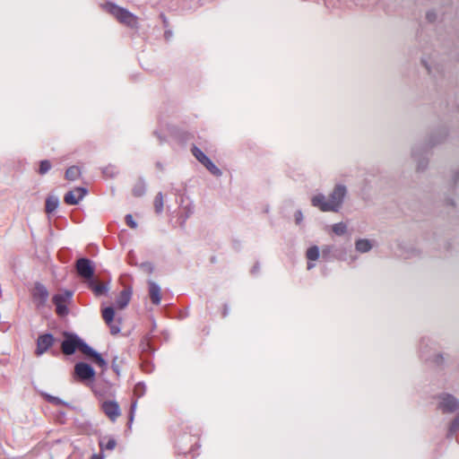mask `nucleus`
I'll list each match as a JSON object with an SVG mask.
<instances>
[{
    "label": "nucleus",
    "instance_id": "4468645a",
    "mask_svg": "<svg viewBox=\"0 0 459 459\" xmlns=\"http://www.w3.org/2000/svg\"><path fill=\"white\" fill-rule=\"evenodd\" d=\"M114 316H115V311H114L113 307H108L102 310L103 320L109 326L110 333L112 334H117V333H119L120 328L118 326L113 325Z\"/></svg>",
    "mask_w": 459,
    "mask_h": 459
},
{
    "label": "nucleus",
    "instance_id": "7ed1b4c3",
    "mask_svg": "<svg viewBox=\"0 0 459 459\" xmlns=\"http://www.w3.org/2000/svg\"><path fill=\"white\" fill-rule=\"evenodd\" d=\"M346 195V187L342 185H337L329 195L328 199L331 203V206L326 209H333V212H338L342 206L343 199Z\"/></svg>",
    "mask_w": 459,
    "mask_h": 459
},
{
    "label": "nucleus",
    "instance_id": "9b49d317",
    "mask_svg": "<svg viewBox=\"0 0 459 459\" xmlns=\"http://www.w3.org/2000/svg\"><path fill=\"white\" fill-rule=\"evenodd\" d=\"M87 194V190L83 187H76L65 194L64 201L69 205L77 204Z\"/></svg>",
    "mask_w": 459,
    "mask_h": 459
},
{
    "label": "nucleus",
    "instance_id": "423d86ee",
    "mask_svg": "<svg viewBox=\"0 0 459 459\" xmlns=\"http://www.w3.org/2000/svg\"><path fill=\"white\" fill-rule=\"evenodd\" d=\"M74 377L82 382L93 380L95 377V371L89 364L79 362L74 366Z\"/></svg>",
    "mask_w": 459,
    "mask_h": 459
},
{
    "label": "nucleus",
    "instance_id": "473e14b6",
    "mask_svg": "<svg viewBox=\"0 0 459 459\" xmlns=\"http://www.w3.org/2000/svg\"><path fill=\"white\" fill-rule=\"evenodd\" d=\"M146 266L148 267V271L149 273H152V267L151 264H146Z\"/></svg>",
    "mask_w": 459,
    "mask_h": 459
},
{
    "label": "nucleus",
    "instance_id": "20e7f679",
    "mask_svg": "<svg viewBox=\"0 0 459 459\" xmlns=\"http://www.w3.org/2000/svg\"><path fill=\"white\" fill-rule=\"evenodd\" d=\"M192 154L195 158L202 163L212 174L220 176L221 171L215 166V164L196 146H193Z\"/></svg>",
    "mask_w": 459,
    "mask_h": 459
},
{
    "label": "nucleus",
    "instance_id": "39448f33",
    "mask_svg": "<svg viewBox=\"0 0 459 459\" xmlns=\"http://www.w3.org/2000/svg\"><path fill=\"white\" fill-rule=\"evenodd\" d=\"M71 296L72 293L69 291L54 295L52 301L56 306V313L58 316H64L68 314V308L66 305Z\"/></svg>",
    "mask_w": 459,
    "mask_h": 459
},
{
    "label": "nucleus",
    "instance_id": "0eeeda50",
    "mask_svg": "<svg viewBox=\"0 0 459 459\" xmlns=\"http://www.w3.org/2000/svg\"><path fill=\"white\" fill-rule=\"evenodd\" d=\"M76 271L81 277L86 280H91L94 274V268L91 262L87 258H80L77 260Z\"/></svg>",
    "mask_w": 459,
    "mask_h": 459
},
{
    "label": "nucleus",
    "instance_id": "dca6fc26",
    "mask_svg": "<svg viewBox=\"0 0 459 459\" xmlns=\"http://www.w3.org/2000/svg\"><path fill=\"white\" fill-rule=\"evenodd\" d=\"M149 286V297L153 305H160L161 301V290L160 287L153 281H148Z\"/></svg>",
    "mask_w": 459,
    "mask_h": 459
},
{
    "label": "nucleus",
    "instance_id": "c85d7f7f",
    "mask_svg": "<svg viewBox=\"0 0 459 459\" xmlns=\"http://www.w3.org/2000/svg\"><path fill=\"white\" fill-rule=\"evenodd\" d=\"M427 19L429 21V22H433L435 19H436V14L432 12H429L427 13Z\"/></svg>",
    "mask_w": 459,
    "mask_h": 459
},
{
    "label": "nucleus",
    "instance_id": "bb28decb",
    "mask_svg": "<svg viewBox=\"0 0 459 459\" xmlns=\"http://www.w3.org/2000/svg\"><path fill=\"white\" fill-rule=\"evenodd\" d=\"M46 399L48 402L53 403V404H56V405H59L62 403V401L58 398V397H55V396H52V395H49V394H46Z\"/></svg>",
    "mask_w": 459,
    "mask_h": 459
},
{
    "label": "nucleus",
    "instance_id": "9d476101",
    "mask_svg": "<svg viewBox=\"0 0 459 459\" xmlns=\"http://www.w3.org/2000/svg\"><path fill=\"white\" fill-rule=\"evenodd\" d=\"M101 409L111 421H115L121 414L118 403L114 401H105Z\"/></svg>",
    "mask_w": 459,
    "mask_h": 459
},
{
    "label": "nucleus",
    "instance_id": "ddd939ff",
    "mask_svg": "<svg viewBox=\"0 0 459 459\" xmlns=\"http://www.w3.org/2000/svg\"><path fill=\"white\" fill-rule=\"evenodd\" d=\"M312 205L318 208L322 212H333V209H326L331 206V203L325 195L322 194L315 195L311 199Z\"/></svg>",
    "mask_w": 459,
    "mask_h": 459
},
{
    "label": "nucleus",
    "instance_id": "f03ea898",
    "mask_svg": "<svg viewBox=\"0 0 459 459\" xmlns=\"http://www.w3.org/2000/svg\"><path fill=\"white\" fill-rule=\"evenodd\" d=\"M102 8L114 15L121 23L126 26H133L136 22V18L127 10L123 9L112 3L102 4Z\"/></svg>",
    "mask_w": 459,
    "mask_h": 459
},
{
    "label": "nucleus",
    "instance_id": "a878e982",
    "mask_svg": "<svg viewBox=\"0 0 459 459\" xmlns=\"http://www.w3.org/2000/svg\"><path fill=\"white\" fill-rule=\"evenodd\" d=\"M126 222L131 229H135L137 227V224L131 214H127L126 216Z\"/></svg>",
    "mask_w": 459,
    "mask_h": 459
},
{
    "label": "nucleus",
    "instance_id": "2f4dec72",
    "mask_svg": "<svg viewBox=\"0 0 459 459\" xmlns=\"http://www.w3.org/2000/svg\"><path fill=\"white\" fill-rule=\"evenodd\" d=\"M156 167H157L159 169H160V170H162V169H163V165H162L160 162H157V163H156Z\"/></svg>",
    "mask_w": 459,
    "mask_h": 459
},
{
    "label": "nucleus",
    "instance_id": "cd10ccee",
    "mask_svg": "<svg viewBox=\"0 0 459 459\" xmlns=\"http://www.w3.org/2000/svg\"><path fill=\"white\" fill-rule=\"evenodd\" d=\"M294 220L296 221L297 224H300L301 221H303V214L300 211H297L295 213H294Z\"/></svg>",
    "mask_w": 459,
    "mask_h": 459
},
{
    "label": "nucleus",
    "instance_id": "393cba45",
    "mask_svg": "<svg viewBox=\"0 0 459 459\" xmlns=\"http://www.w3.org/2000/svg\"><path fill=\"white\" fill-rule=\"evenodd\" d=\"M50 169H51L50 162L47 160H42L39 164V173L43 175V174L47 173Z\"/></svg>",
    "mask_w": 459,
    "mask_h": 459
},
{
    "label": "nucleus",
    "instance_id": "f3484780",
    "mask_svg": "<svg viewBox=\"0 0 459 459\" xmlns=\"http://www.w3.org/2000/svg\"><path fill=\"white\" fill-rule=\"evenodd\" d=\"M131 296H132V289L131 288L124 289L117 298V300H116L117 307L119 309L125 308L128 305V303L131 299Z\"/></svg>",
    "mask_w": 459,
    "mask_h": 459
},
{
    "label": "nucleus",
    "instance_id": "b1692460",
    "mask_svg": "<svg viewBox=\"0 0 459 459\" xmlns=\"http://www.w3.org/2000/svg\"><path fill=\"white\" fill-rule=\"evenodd\" d=\"M117 446V442L113 438H108L107 441L100 440V446L101 449L113 450Z\"/></svg>",
    "mask_w": 459,
    "mask_h": 459
},
{
    "label": "nucleus",
    "instance_id": "6ab92c4d",
    "mask_svg": "<svg viewBox=\"0 0 459 459\" xmlns=\"http://www.w3.org/2000/svg\"><path fill=\"white\" fill-rule=\"evenodd\" d=\"M81 176V169L77 166H72L65 171V178L69 181H74Z\"/></svg>",
    "mask_w": 459,
    "mask_h": 459
},
{
    "label": "nucleus",
    "instance_id": "7c9ffc66",
    "mask_svg": "<svg viewBox=\"0 0 459 459\" xmlns=\"http://www.w3.org/2000/svg\"><path fill=\"white\" fill-rule=\"evenodd\" d=\"M454 426L455 428H459V416L457 417V419L454 421Z\"/></svg>",
    "mask_w": 459,
    "mask_h": 459
},
{
    "label": "nucleus",
    "instance_id": "f257e3e1",
    "mask_svg": "<svg viewBox=\"0 0 459 459\" xmlns=\"http://www.w3.org/2000/svg\"><path fill=\"white\" fill-rule=\"evenodd\" d=\"M61 350L65 355H72L78 350L100 368H105L107 367V362L102 356L75 335H66V338L61 343Z\"/></svg>",
    "mask_w": 459,
    "mask_h": 459
},
{
    "label": "nucleus",
    "instance_id": "a211bd4d",
    "mask_svg": "<svg viewBox=\"0 0 459 459\" xmlns=\"http://www.w3.org/2000/svg\"><path fill=\"white\" fill-rule=\"evenodd\" d=\"M319 257V248L316 246L311 247L307 251V258L309 261L307 264V269H311L314 267V264L312 261L317 260Z\"/></svg>",
    "mask_w": 459,
    "mask_h": 459
},
{
    "label": "nucleus",
    "instance_id": "2eb2a0df",
    "mask_svg": "<svg viewBox=\"0 0 459 459\" xmlns=\"http://www.w3.org/2000/svg\"><path fill=\"white\" fill-rule=\"evenodd\" d=\"M375 245V240L369 238H358L354 243L355 250L360 254L369 252Z\"/></svg>",
    "mask_w": 459,
    "mask_h": 459
},
{
    "label": "nucleus",
    "instance_id": "412c9836",
    "mask_svg": "<svg viewBox=\"0 0 459 459\" xmlns=\"http://www.w3.org/2000/svg\"><path fill=\"white\" fill-rule=\"evenodd\" d=\"M89 286L97 296L104 294L107 290L103 283L96 282L95 281L91 280L89 281Z\"/></svg>",
    "mask_w": 459,
    "mask_h": 459
},
{
    "label": "nucleus",
    "instance_id": "1a4fd4ad",
    "mask_svg": "<svg viewBox=\"0 0 459 459\" xmlns=\"http://www.w3.org/2000/svg\"><path fill=\"white\" fill-rule=\"evenodd\" d=\"M54 343V337L50 333L39 335L37 340V348L35 354L41 356L45 353Z\"/></svg>",
    "mask_w": 459,
    "mask_h": 459
},
{
    "label": "nucleus",
    "instance_id": "5701e85b",
    "mask_svg": "<svg viewBox=\"0 0 459 459\" xmlns=\"http://www.w3.org/2000/svg\"><path fill=\"white\" fill-rule=\"evenodd\" d=\"M332 230L337 236H344L348 231V228L345 223L338 222L332 226Z\"/></svg>",
    "mask_w": 459,
    "mask_h": 459
},
{
    "label": "nucleus",
    "instance_id": "4be33fe9",
    "mask_svg": "<svg viewBox=\"0 0 459 459\" xmlns=\"http://www.w3.org/2000/svg\"><path fill=\"white\" fill-rule=\"evenodd\" d=\"M58 206V199L54 196H49L46 200V212H53Z\"/></svg>",
    "mask_w": 459,
    "mask_h": 459
},
{
    "label": "nucleus",
    "instance_id": "aec40b11",
    "mask_svg": "<svg viewBox=\"0 0 459 459\" xmlns=\"http://www.w3.org/2000/svg\"><path fill=\"white\" fill-rule=\"evenodd\" d=\"M153 206L156 213L160 214L162 212L164 207V196L161 192L155 195Z\"/></svg>",
    "mask_w": 459,
    "mask_h": 459
},
{
    "label": "nucleus",
    "instance_id": "c756f323",
    "mask_svg": "<svg viewBox=\"0 0 459 459\" xmlns=\"http://www.w3.org/2000/svg\"><path fill=\"white\" fill-rule=\"evenodd\" d=\"M134 195L136 196H140L142 195V190H134Z\"/></svg>",
    "mask_w": 459,
    "mask_h": 459
},
{
    "label": "nucleus",
    "instance_id": "6e6552de",
    "mask_svg": "<svg viewBox=\"0 0 459 459\" xmlns=\"http://www.w3.org/2000/svg\"><path fill=\"white\" fill-rule=\"evenodd\" d=\"M438 406L445 411H454L459 406L455 397L449 394H443L438 397Z\"/></svg>",
    "mask_w": 459,
    "mask_h": 459
},
{
    "label": "nucleus",
    "instance_id": "f8f14e48",
    "mask_svg": "<svg viewBox=\"0 0 459 459\" xmlns=\"http://www.w3.org/2000/svg\"><path fill=\"white\" fill-rule=\"evenodd\" d=\"M32 296L39 306H43L48 299V291L44 285L37 283L33 289Z\"/></svg>",
    "mask_w": 459,
    "mask_h": 459
}]
</instances>
